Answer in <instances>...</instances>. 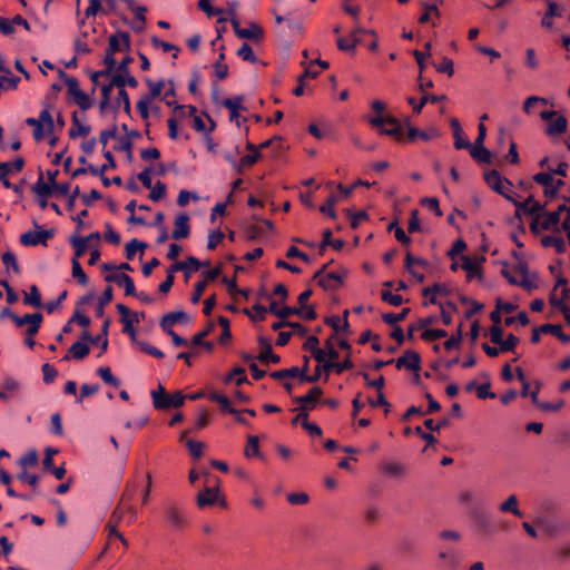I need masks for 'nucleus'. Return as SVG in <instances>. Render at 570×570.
I'll use <instances>...</instances> for the list:
<instances>
[{"instance_id":"2f4dec72","label":"nucleus","mask_w":570,"mask_h":570,"mask_svg":"<svg viewBox=\"0 0 570 570\" xmlns=\"http://www.w3.org/2000/svg\"><path fill=\"white\" fill-rule=\"evenodd\" d=\"M535 524L539 527L540 530H542L543 532L551 537H556L561 532V525L556 521L539 518L535 521Z\"/></svg>"},{"instance_id":"de8ad7c7","label":"nucleus","mask_w":570,"mask_h":570,"mask_svg":"<svg viewBox=\"0 0 570 570\" xmlns=\"http://www.w3.org/2000/svg\"><path fill=\"white\" fill-rule=\"evenodd\" d=\"M71 265H72V268H71V273H72V277L75 279H77V282L85 286L88 284V276L86 275V273L83 272L82 267H81V264L79 263V261L77 259H71Z\"/></svg>"},{"instance_id":"f8f14e48","label":"nucleus","mask_w":570,"mask_h":570,"mask_svg":"<svg viewBox=\"0 0 570 570\" xmlns=\"http://www.w3.org/2000/svg\"><path fill=\"white\" fill-rule=\"evenodd\" d=\"M105 281L108 282V283H115L117 284L118 286H121L125 288V294L126 295H132V294H136V286H135V283L132 281V278L125 274V273H119V274H107L105 276Z\"/></svg>"},{"instance_id":"72a5a7b5","label":"nucleus","mask_w":570,"mask_h":570,"mask_svg":"<svg viewBox=\"0 0 570 570\" xmlns=\"http://www.w3.org/2000/svg\"><path fill=\"white\" fill-rule=\"evenodd\" d=\"M568 120L563 116H558L552 122H550L546 129L547 135L556 136L563 134L567 130Z\"/></svg>"},{"instance_id":"338daca9","label":"nucleus","mask_w":570,"mask_h":570,"mask_svg":"<svg viewBox=\"0 0 570 570\" xmlns=\"http://www.w3.org/2000/svg\"><path fill=\"white\" fill-rule=\"evenodd\" d=\"M20 78L12 75L0 76V89H17Z\"/></svg>"},{"instance_id":"7ed1b4c3","label":"nucleus","mask_w":570,"mask_h":570,"mask_svg":"<svg viewBox=\"0 0 570 570\" xmlns=\"http://www.w3.org/2000/svg\"><path fill=\"white\" fill-rule=\"evenodd\" d=\"M102 154L107 160L106 164H104L101 167H95L92 165H89L88 167L77 168L71 175L72 178H76L78 176L90 173L91 175L99 176L101 178L102 185L105 187H109L110 180L108 177L105 176V173L108 169H115L117 167V164H116L115 157L112 156L111 151L105 150V151H102Z\"/></svg>"},{"instance_id":"393cba45","label":"nucleus","mask_w":570,"mask_h":570,"mask_svg":"<svg viewBox=\"0 0 570 570\" xmlns=\"http://www.w3.org/2000/svg\"><path fill=\"white\" fill-rule=\"evenodd\" d=\"M242 100H243V97L237 96L235 98H226L222 102L224 107L229 109V111H230L229 118L232 121H236L238 127L240 126V122L238 120V117H239L238 111L243 108Z\"/></svg>"},{"instance_id":"ea45409f","label":"nucleus","mask_w":570,"mask_h":570,"mask_svg":"<svg viewBox=\"0 0 570 570\" xmlns=\"http://www.w3.org/2000/svg\"><path fill=\"white\" fill-rule=\"evenodd\" d=\"M20 387V383L12 376H8L3 380L0 389V399L8 400V392L16 391Z\"/></svg>"},{"instance_id":"aec40b11","label":"nucleus","mask_w":570,"mask_h":570,"mask_svg":"<svg viewBox=\"0 0 570 570\" xmlns=\"http://www.w3.org/2000/svg\"><path fill=\"white\" fill-rule=\"evenodd\" d=\"M540 219L541 229L560 233V218L558 217V213L544 210Z\"/></svg>"},{"instance_id":"39448f33","label":"nucleus","mask_w":570,"mask_h":570,"mask_svg":"<svg viewBox=\"0 0 570 570\" xmlns=\"http://www.w3.org/2000/svg\"><path fill=\"white\" fill-rule=\"evenodd\" d=\"M38 230H29L20 236V243L23 246H47L48 239L55 236V229H42L37 223H35Z\"/></svg>"},{"instance_id":"0e129e2a","label":"nucleus","mask_w":570,"mask_h":570,"mask_svg":"<svg viewBox=\"0 0 570 570\" xmlns=\"http://www.w3.org/2000/svg\"><path fill=\"white\" fill-rule=\"evenodd\" d=\"M26 124L33 128V138L37 141H40L45 137L43 126L40 124V120H36V118H27Z\"/></svg>"},{"instance_id":"c9c22d12","label":"nucleus","mask_w":570,"mask_h":570,"mask_svg":"<svg viewBox=\"0 0 570 570\" xmlns=\"http://www.w3.org/2000/svg\"><path fill=\"white\" fill-rule=\"evenodd\" d=\"M209 400L219 404L220 410L227 413H237V410L234 409L230 404L228 397L219 392L209 393Z\"/></svg>"},{"instance_id":"4d7b16f0","label":"nucleus","mask_w":570,"mask_h":570,"mask_svg":"<svg viewBox=\"0 0 570 570\" xmlns=\"http://www.w3.org/2000/svg\"><path fill=\"white\" fill-rule=\"evenodd\" d=\"M2 263L6 266L7 269L12 268L14 273H20V267L17 262V257L13 252L7 250L2 254Z\"/></svg>"},{"instance_id":"49530a36","label":"nucleus","mask_w":570,"mask_h":570,"mask_svg":"<svg viewBox=\"0 0 570 570\" xmlns=\"http://www.w3.org/2000/svg\"><path fill=\"white\" fill-rule=\"evenodd\" d=\"M421 6H422L424 12L419 18L420 23L430 22L431 13H434L436 17H440L441 13L435 3L421 2Z\"/></svg>"},{"instance_id":"37998d69","label":"nucleus","mask_w":570,"mask_h":570,"mask_svg":"<svg viewBox=\"0 0 570 570\" xmlns=\"http://www.w3.org/2000/svg\"><path fill=\"white\" fill-rule=\"evenodd\" d=\"M97 374L108 385H111L114 387H118L120 385V380L111 373V370L108 366L99 367L97 370Z\"/></svg>"},{"instance_id":"9d476101","label":"nucleus","mask_w":570,"mask_h":570,"mask_svg":"<svg viewBox=\"0 0 570 570\" xmlns=\"http://www.w3.org/2000/svg\"><path fill=\"white\" fill-rule=\"evenodd\" d=\"M405 126L407 128L406 140L414 141L416 138H421L423 140H431L440 136V131L435 127H431L428 130H420L415 127L411 126L410 119H405Z\"/></svg>"},{"instance_id":"f03ea898","label":"nucleus","mask_w":570,"mask_h":570,"mask_svg":"<svg viewBox=\"0 0 570 570\" xmlns=\"http://www.w3.org/2000/svg\"><path fill=\"white\" fill-rule=\"evenodd\" d=\"M153 399V405L156 410H168L170 407L178 409L184 405L186 395L180 391L174 394H168L166 389L159 384L157 390L150 392Z\"/></svg>"},{"instance_id":"a878e982","label":"nucleus","mask_w":570,"mask_h":570,"mask_svg":"<svg viewBox=\"0 0 570 570\" xmlns=\"http://www.w3.org/2000/svg\"><path fill=\"white\" fill-rule=\"evenodd\" d=\"M469 153L471 157L479 164H491L492 163V154L485 148V146L480 147H471L469 148Z\"/></svg>"},{"instance_id":"13d9d810","label":"nucleus","mask_w":570,"mask_h":570,"mask_svg":"<svg viewBox=\"0 0 570 570\" xmlns=\"http://www.w3.org/2000/svg\"><path fill=\"white\" fill-rule=\"evenodd\" d=\"M446 336H448V332L445 330H441V328H430V330L428 328L421 335L422 340L425 342L436 341L439 338H443Z\"/></svg>"},{"instance_id":"6e6d98bb","label":"nucleus","mask_w":570,"mask_h":570,"mask_svg":"<svg viewBox=\"0 0 570 570\" xmlns=\"http://www.w3.org/2000/svg\"><path fill=\"white\" fill-rule=\"evenodd\" d=\"M253 311L256 313V315H253L250 313V311L248 308H245L244 309V313L253 321V322H257V321H264L266 318V314H267V307H265L264 305L259 304V303H256L254 306H253Z\"/></svg>"},{"instance_id":"5fc2aeb1","label":"nucleus","mask_w":570,"mask_h":570,"mask_svg":"<svg viewBox=\"0 0 570 570\" xmlns=\"http://www.w3.org/2000/svg\"><path fill=\"white\" fill-rule=\"evenodd\" d=\"M245 455L250 458L253 455H261L259 452V439L256 435H248L247 438V446L245 449Z\"/></svg>"},{"instance_id":"c85d7f7f","label":"nucleus","mask_w":570,"mask_h":570,"mask_svg":"<svg viewBox=\"0 0 570 570\" xmlns=\"http://www.w3.org/2000/svg\"><path fill=\"white\" fill-rule=\"evenodd\" d=\"M112 85L117 87L119 90L125 89L126 86L130 88H136L138 86L137 79L128 73H116L112 78Z\"/></svg>"},{"instance_id":"2eb2a0df","label":"nucleus","mask_w":570,"mask_h":570,"mask_svg":"<svg viewBox=\"0 0 570 570\" xmlns=\"http://www.w3.org/2000/svg\"><path fill=\"white\" fill-rule=\"evenodd\" d=\"M189 217L187 214L183 213L179 214L175 219V228L173 230L171 237L174 239H184L187 238L190 234V226H189Z\"/></svg>"},{"instance_id":"a211bd4d","label":"nucleus","mask_w":570,"mask_h":570,"mask_svg":"<svg viewBox=\"0 0 570 570\" xmlns=\"http://www.w3.org/2000/svg\"><path fill=\"white\" fill-rule=\"evenodd\" d=\"M218 500V488L206 487L204 491L198 492L196 502L199 508L214 505Z\"/></svg>"},{"instance_id":"423d86ee","label":"nucleus","mask_w":570,"mask_h":570,"mask_svg":"<svg viewBox=\"0 0 570 570\" xmlns=\"http://www.w3.org/2000/svg\"><path fill=\"white\" fill-rule=\"evenodd\" d=\"M326 266H322L321 269H318L313 278L317 279L318 285L325 289V291H335L343 284V275L338 274L337 272H330L325 274Z\"/></svg>"},{"instance_id":"20e7f679","label":"nucleus","mask_w":570,"mask_h":570,"mask_svg":"<svg viewBox=\"0 0 570 570\" xmlns=\"http://www.w3.org/2000/svg\"><path fill=\"white\" fill-rule=\"evenodd\" d=\"M32 191L39 197H50L55 191L61 196H67L70 194V183H57L56 186L47 185L43 181L42 171H40L37 183L32 186Z\"/></svg>"},{"instance_id":"a19ab883","label":"nucleus","mask_w":570,"mask_h":570,"mask_svg":"<svg viewBox=\"0 0 570 570\" xmlns=\"http://www.w3.org/2000/svg\"><path fill=\"white\" fill-rule=\"evenodd\" d=\"M382 471L389 476L399 478L405 473V468L399 462H387L382 465Z\"/></svg>"},{"instance_id":"6e6552de","label":"nucleus","mask_w":570,"mask_h":570,"mask_svg":"<svg viewBox=\"0 0 570 570\" xmlns=\"http://www.w3.org/2000/svg\"><path fill=\"white\" fill-rule=\"evenodd\" d=\"M165 515L167 521L176 530L181 529L186 524V517L184 510L173 502H168L166 504Z\"/></svg>"},{"instance_id":"e2e57ef3","label":"nucleus","mask_w":570,"mask_h":570,"mask_svg":"<svg viewBox=\"0 0 570 570\" xmlns=\"http://www.w3.org/2000/svg\"><path fill=\"white\" fill-rule=\"evenodd\" d=\"M237 56L240 59H243L245 61H248V62H252V63L257 61V58L254 55L252 47L248 43H246V42H244L240 46V48L237 50Z\"/></svg>"},{"instance_id":"f704fd0d","label":"nucleus","mask_w":570,"mask_h":570,"mask_svg":"<svg viewBox=\"0 0 570 570\" xmlns=\"http://www.w3.org/2000/svg\"><path fill=\"white\" fill-rule=\"evenodd\" d=\"M541 331L544 334H552L562 343H570V335L563 333L562 326L560 324H543L541 325Z\"/></svg>"},{"instance_id":"f3484780","label":"nucleus","mask_w":570,"mask_h":570,"mask_svg":"<svg viewBox=\"0 0 570 570\" xmlns=\"http://www.w3.org/2000/svg\"><path fill=\"white\" fill-rule=\"evenodd\" d=\"M462 268L466 272L468 281H471L474 276L482 278V272L479 267V264H482L487 261L485 256L478 257V261H472L469 256H462Z\"/></svg>"},{"instance_id":"6ab92c4d","label":"nucleus","mask_w":570,"mask_h":570,"mask_svg":"<svg viewBox=\"0 0 570 570\" xmlns=\"http://www.w3.org/2000/svg\"><path fill=\"white\" fill-rule=\"evenodd\" d=\"M470 517L472 518L476 529L483 533L490 531L491 521L485 512L476 507H472L470 510Z\"/></svg>"},{"instance_id":"473e14b6","label":"nucleus","mask_w":570,"mask_h":570,"mask_svg":"<svg viewBox=\"0 0 570 570\" xmlns=\"http://www.w3.org/2000/svg\"><path fill=\"white\" fill-rule=\"evenodd\" d=\"M560 16H561V10H560L559 6L554 1L549 0L548 1V10L541 20V26L543 28L550 29L552 27V18L560 17Z\"/></svg>"},{"instance_id":"8fccbe9b","label":"nucleus","mask_w":570,"mask_h":570,"mask_svg":"<svg viewBox=\"0 0 570 570\" xmlns=\"http://www.w3.org/2000/svg\"><path fill=\"white\" fill-rule=\"evenodd\" d=\"M59 77L65 80L67 85V92L69 96H73L76 92L80 90L78 80L73 77H69L63 70L59 69Z\"/></svg>"},{"instance_id":"1a4fd4ad","label":"nucleus","mask_w":570,"mask_h":570,"mask_svg":"<svg viewBox=\"0 0 570 570\" xmlns=\"http://www.w3.org/2000/svg\"><path fill=\"white\" fill-rule=\"evenodd\" d=\"M395 365L399 370L404 367L409 371L417 372L421 368V356L417 352L407 350L395 361Z\"/></svg>"},{"instance_id":"774afa93","label":"nucleus","mask_w":570,"mask_h":570,"mask_svg":"<svg viewBox=\"0 0 570 570\" xmlns=\"http://www.w3.org/2000/svg\"><path fill=\"white\" fill-rule=\"evenodd\" d=\"M381 298H382V301H384L385 303H389L392 306H400L404 302V298L401 295L392 294L387 289L382 291Z\"/></svg>"},{"instance_id":"4be33fe9","label":"nucleus","mask_w":570,"mask_h":570,"mask_svg":"<svg viewBox=\"0 0 570 570\" xmlns=\"http://www.w3.org/2000/svg\"><path fill=\"white\" fill-rule=\"evenodd\" d=\"M71 128L69 129V137L71 139H76L77 137H86L90 132V126L82 125L78 119L77 111H73L71 115Z\"/></svg>"},{"instance_id":"58836bf2","label":"nucleus","mask_w":570,"mask_h":570,"mask_svg":"<svg viewBox=\"0 0 570 570\" xmlns=\"http://www.w3.org/2000/svg\"><path fill=\"white\" fill-rule=\"evenodd\" d=\"M148 247L147 243L138 240L137 238L131 239L126 244L125 254L126 258L131 261L134 259L137 250H144Z\"/></svg>"},{"instance_id":"a18cd8bd","label":"nucleus","mask_w":570,"mask_h":570,"mask_svg":"<svg viewBox=\"0 0 570 570\" xmlns=\"http://www.w3.org/2000/svg\"><path fill=\"white\" fill-rule=\"evenodd\" d=\"M234 377L236 379V385L248 384L249 381L245 374V368L240 366H236L225 379V383H230Z\"/></svg>"},{"instance_id":"bf43d9fd","label":"nucleus","mask_w":570,"mask_h":570,"mask_svg":"<svg viewBox=\"0 0 570 570\" xmlns=\"http://www.w3.org/2000/svg\"><path fill=\"white\" fill-rule=\"evenodd\" d=\"M17 479H18L20 482H22V483H27V484H29V485L32 488L33 492H36V491H37V488H38V481H39L38 475H36V474H30V473H28V471H27V470H22L21 472H19V473L17 474Z\"/></svg>"},{"instance_id":"4c0bfd02","label":"nucleus","mask_w":570,"mask_h":570,"mask_svg":"<svg viewBox=\"0 0 570 570\" xmlns=\"http://www.w3.org/2000/svg\"><path fill=\"white\" fill-rule=\"evenodd\" d=\"M114 297V291L111 286H108L99 297L98 305L96 307V316L102 317L105 313V306L108 305Z\"/></svg>"},{"instance_id":"5701e85b","label":"nucleus","mask_w":570,"mask_h":570,"mask_svg":"<svg viewBox=\"0 0 570 570\" xmlns=\"http://www.w3.org/2000/svg\"><path fill=\"white\" fill-rule=\"evenodd\" d=\"M264 36V30L257 23L250 22L248 28H243L242 31L238 32L239 39H246L252 41H261Z\"/></svg>"},{"instance_id":"69168bd1","label":"nucleus","mask_w":570,"mask_h":570,"mask_svg":"<svg viewBox=\"0 0 570 570\" xmlns=\"http://www.w3.org/2000/svg\"><path fill=\"white\" fill-rule=\"evenodd\" d=\"M166 185L158 180L154 186H151L149 198L153 202H159L166 195Z\"/></svg>"},{"instance_id":"412c9836","label":"nucleus","mask_w":570,"mask_h":570,"mask_svg":"<svg viewBox=\"0 0 570 570\" xmlns=\"http://www.w3.org/2000/svg\"><path fill=\"white\" fill-rule=\"evenodd\" d=\"M90 353V347L87 343L77 341L70 348L69 354L65 355L62 361H69L71 357L75 360H83Z\"/></svg>"},{"instance_id":"680f3d73","label":"nucleus","mask_w":570,"mask_h":570,"mask_svg":"<svg viewBox=\"0 0 570 570\" xmlns=\"http://www.w3.org/2000/svg\"><path fill=\"white\" fill-rule=\"evenodd\" d=\"M38 463V453L36 450L28 451L23 456L20 458L19 464L27 470L29 466H35Z\"/></svg>"},{"instance_id":"9b49d317","label":"nucleus","mask_w":570,"mask_h":570,"mask_svg":"<svg viewBox=\"0 0 570 570\" xmlns=\"http://www.w3.org/2000/svg\"><path fill=\"white\" fill-rule=\"evenodd\" d=\"M323 394V390L320 386L312 387L307 394L302 396H295L293 401L301 405V410L309 411L315 409L317 404V397Z\"/></svg>"},{"instance_id":"cd10ccee","label":"nucleus","mask_w":570,"mask_h":570,"mask_svg":"<svg viewBox=\"0 0 570 570\" xmlns=\"http://www.w3.org/2000/svg\"><path fill=\"white\" fill-rule=\"evenodd\" d=\"M541 245L543 247H554L558 254H564L567 250V246L563 238L554 235L543 236L541 238Z\"/></svg>"},{"instance_id":"ddd939ff","label":"nucleus","mask_w":570,"mask_h":570,"mask_svg":"<svg viewBox=\"0 0 570 570\" xmlns=\"http://www.w3.org/2000/svg\"><path fill=\"white\" fill-rule=\"evenodd\" d=\"M24 167V159L17 157L12 163H0V181L4 187H10L11 183L7 178L11 171H21Z\"/></svg>"},{"instance_id":"7c9ffc66","label":"nucleus","mask_w":570,"mask_h":570,"mask_svg":"<svg viewBox=\"0 0 570 570\" xmlns=\"http://www.w3.org/2000/svg\"><path fill=\"white\" fill-rule=\"evenodd\" d=\"M200 261L194 256H188L186 261L184 262H176L173 264L169 269L167 271V274L170 273L174 275L175 272L178 271H186L188 269V265H193L194 271H198L200 268Z\"/></svg>"},{"instance_id":"f257e3e1","label":"nucleus","mask_w":570,"mask_h":570,"mask_svg":"<svg viewBox=\"0 0 570 570\" xmlns=\"http://www.w3.org/2000/svg\"><path fill=\"white\" fill-rule=\"evenodd\" d=\"M371 126L379 129L381 135H386L395 138L397 141H404L406 136L404 135L405 122L402 124L397 118L391 115H376L368 118Z\"/></svg>"},{"instance_id":"864d4df0","label":"nucleus","mask_w":570,"mask_h":570,"mask_svg":"<svg viewBox=\"0 0 570 570\" xmlns=\"http://www.w3.org/2000/svg\"><path fill=\"white\" fill-rule=\"evenodd\" d=\"M73 102L76 105H78V107L81 109V110H88L91 108L92 106V102H91V99L89 98V96L82 91L81 89L76 92L73 96Z\"/></svg>"},{"instance_id":"b1692460","label":"nucleus","mask_w":570,"mask_h":570,"mask_svg":"<svg viewBox=\"0 0 570 570\" xmlns=\"http://www.w3.org/2000/svg\"><path fill=\"white\" fill-rule=\"evenodd\" d=\"M499 510L503 513H512L518 518H522L524 515L523 512L519 509V500L515 494L509 495L505 501L500 503Z\"/></svg>"},{"instance_id":"3c124183","label":"nucleus","mask_w":570,"mask_h":570,"mask_svg":"<svg viewBox=\"0 0 570 570\" xmlns=\"http://www.w3.org/2000/svg\"><path fill=\"white\" fill-rule=\"evenodd\" d=\"M146 82L150 89V92L149 95H146L144 96L145 98H147L148 100H153L155 98H158L161 94V90L165 86V81L164 80H159V81H153L150 79H146Z\"/></svg>"},{"instance_id":"4468645a","label":"nucleus","mask_w":570,"mask_h":570,"mask_svg":"<svg viewBox=\"0 0 570 570\" xmlns=\"http://www.w3.org/2000/svg\"><path fill=\"white\" fill-rule=\"evenodd\" d=\"M258 344L261 346V353L258 354L257 358L261 362L273 364H278L281 362V357L273 352L272 344L266 337L259 336Z\"/></svg>"},{"instance_id":"c03bdc74","label":"nucleus","mask_w":570,"mask_h":570,"mask_svg":"<svg viewBox=\"0 0 570 570\" xmlns=\"http://www.w3.org/2000/svg\"><path fill=\"white\" fill-rule=\"evenodd\" d=\"M224 60H225V53L222 51L218 55V58L214 62V66H213L214 70H215V76L219 80H224L228 77V66L226 63H224Z\"/></svg>"},{"instance_id":"603ef678","label":"nucleus","mask_w":570,"mask_h":570,"mask_svg":"<svg viewBox=\"0 0 570 570\" xmlns=\"http://www.w3.org/2000/svg\"><path fill=\"white\" fill-rule=\"evenodd\" d=\"M435 318L433 316L420 318L417 322V325H410L407 328V338L413 340L414 338V332L419 328H426L428 326L432 325L434 323Z\"/></svg>"},{"instance_id":"09e8293b","label":"nucleus","mask_w":570,"mask_h":570,"mask_svg":"<svg viewBox=\"0 0 570 570\" xmlns=\"http://www.w3.org/2000/svg\"><path fill=\"white\" fill-rule=\"evenodd\" d=\"M298 374H299L298 367L292 366L289 368H283V370L272 372L271 377L276 381H282V380L288 379V377H298Z\"/></svg>"},{"instance_id":"0eeeda50","label":"nucleus","mask_w":570,"mask_h":570,"mask_svg":"<svg viewBox=\"0 0 570 570\" xmlns=\"http://www.w3.org/2000/svg\"><path fill=\"white\" fill-rule=\"evenodd\" d=\"M484 180L488 186L498 194H503L505 189L512 187V183L503 177L497 169H491L484 174Z\"/></svg>"},{"instance_id":"79ce46f5","label":"nucleus","mask_w":570,"mask_h":570,"mask_svg":"<svg viewBox=\"0 0 570 570\" xmlns=\"http://www.w3.org/2000/svg\"><path fill=\"white\" fill-rule=\"evenodd\" d=\"M410 312H411V308L405 307L397 314L396 313H385L382 315V320L384 323H386L389 325H395L399 322L404 321L407 317V315L410 314Z\"/></svg>"},{"instance_id":"bb28decb","label":"nucleus","mask_w":570,"mask_h":570,"mask_svg":"<svg viewBox=\"0 0 570 570\" xmlns=\"http://www.w3.org/2000/svg\"><path fill=\"white\" fill-rule=\"evenodd\" d=\"M110 318H106L101 326V332L97 335H95V340H92V344L99 345L101 352H106L108 350L109 341H108V334H109V326H110Z\"/></svg>"},{"instance_id":"e433bc0d","label":"nucleus","mask_w":570,"mask_h":570,"mask_svg":"<svg viewBox=\"0 0 570 570\" xmlns=\"http://www.w3.org/2000/svg\"><path fill=\"white\" fill-rule=\"evenodd\" d=\"M23 303L33 307H41V295L37 285H31L29 293H24Z\"/></svg>"},{"instance_id":"052dcab7","label":"nucleus","mask_w":570,"mask_h":570,"mask_svg":"<svg viewBox=\"0 0 570 570\" xmlns=\"http://www.w3.org/2000/svg\"><path fill=\"white\" fill-rule=\"evenodd\" d=\"M262 157L259 151H255L254 154H248L243 156L238 161V168H240V174L244 171V168L253 166L256 161H258Z\"/></svg>"},{"instance_id":"c756f323","label":"nucleus","mask_w":570,"mask_h":570,"mask_svg":"<svg viewBox=\"0 0 570 570\" xmlns=\"http://www.w3.org/2000/svg\"><path fill=\"white\" fill-rule=\"evenodd\" d=\"M69 242L75 250L72 259L79 261L88 249L87 239H82V237L77 233L69 238Z\"/></svg>"},{"instance_id":"dca6fc26","label":"nucleus","mask_w":570,"mask_h":570,"mask_svg":"<svg viewBox=\"0 0 570 570\" xmlns=\"http://www.w3.org/2000/svg\"><path fill=\"white\" fill-rule=\"evenodd\" d=\"M188 321L189 317L187 313H185L184 311H176L164 315L163 318L160 320L159 325L163 331H168L173 330V326L176 323H187Z\"/></svg>"}]
</instances>
